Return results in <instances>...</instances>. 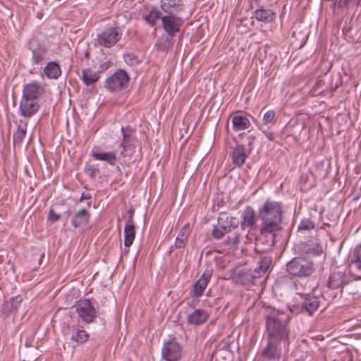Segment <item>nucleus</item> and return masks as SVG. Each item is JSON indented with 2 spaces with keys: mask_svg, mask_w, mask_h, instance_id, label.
Segmentation results:
<instances>
[{
  "mask_svg": "<svg viewBox=\"0 0 361 361\" xmlns=\"http://www.w3.org/2000/svg\"><path fill=\"white\" fill-rule=\"evenodd\" d=\"M249 139H250V140H253V139H254V137L251 136V137H249Z\"/></svg>",
  "mask_w": 361,
  "mask_h": 361,
  "instance_id": "603ef678",
  "label": "nucleus"
},
{
  "mask_svg": "<svg viewBox=\"0 0 361 361\" xmlns=\"http://www.w3.org/2000/svg\"><path fill=\"white\" fill-rule=\"evenodd\" d=\"M90 214L86 209H82L76 212L71 219V225L75 228H81L87 224Z\"/></svg>",
  "mask_w": 361,
  "mask_h": 361,
  "instance_id": "5701e85b",
  "label": "nucleus"
},
{
  "mask_svg": "<svg viewBox=\"0 0 361 361\" xmlns=\"http://www.w3.org/2000/svg\"><path fill=\"white\" fill-rule=\"evenodd\" d=\"M351 262L355 265L357 269L361 271V247L355 250L354 259Z\"/></svg>",
  "mask_w": 361,
  "mask_h": 361,
  "instance_id": "ea45409f",
  "label": "nucleus"
},
{
  "mask_svg": "<svg viewBox=\"0 0 361 361\" xmlns=\"http://www.w3.org/2000/svg\"><path fill=\"white\" fill-rule=\"evenodd\" d=\"M287 272L294 276L305 278L311 276L315 271L314 262L305 257H296L289 261L286 265Z\"/></svg>",
  "mask_w": 361,
  "mask_h": 361,
  "instance_id": "20e7f679",
  "label": "nucleus"
},
{
  "mask_svg": "<svg viewBox=\"0 0 361 361\" xmlns=\"http://www.w3.org/2000/svg\"><path fill=\"white\" fill-rule=\"evenodd\" d=\"M272 263V257L264 256L261 258L259 265L255 270L241 269L233 274V279L235 283L250 286L257 283L268 271Z\"/></svg>",
  "mask_w": 361,
  "mask_h": 361,
  "instance_id": "f03ea898",
  "label": "nucleus"
},
{
  "mask_svg": "<svg viewBox=\"0 0 361 361\" xmlns=\"http://www.w3.org/2000/svg\"><path fill=\"white\" fill-rule=\"evenodd\" d=\"M240 221L237 217L221 214L217 219V224L214 226L212 236L215 239H221L225 234L237 228Z\"/></svg>",
  "mask_w": 361,
  "mask_h": 361,
  "instance_id": "39448f33",
  "label": "nucleus"
},
{
  "mask_svg": "<svg viewBox=\"0 0 361 361\" xmlns=\"http://www.w3.org/2000/svg\"><path fill=\"white\" fill-rule=\"evenodd\" d=\"M343 281V276L341 273H332L328 280V287L331 289L339 288Z\"/></svg>",
  "mask_w": 361,
  "mask_h": 361,
  "instance_id": "72a5a7b5",
  "label": "nucleus"
},
{
  "mask_svg": "<svg viewBox=\"0 0 361 361\" xmlns=\"http://www.w3.org/2000/svg\"><path fill=\"white\" fill-rule=\"evenodd\" d=\"M233 163L237 167H241L247 158L245 147L242 145H237L231 154Z\"/></svg>",
  "mask_w": 361,
  "mask_h": 361,
  "instance_id": "393cba45",
  "label": "nucleus"
},
{
  "mask_svg": "<svg viewBox=\"0 0 361 361\" xmlns=\"http://www.w3.org/2000/svg\"><path fill=\"white\" fill-rule=\"evenodd\" d=\"M129 81L130 77L126 71L118 69L106 78L104 87L111 92H118L128 87Z\"/></svg>",
  "mask_w": 361,
  "mask_h": 361,
  "instance_id": "423d86ee",
  "label": "nucleus"
},
{
  "mask_svg": "<svg viewBox=\"0 0 361 361\" xmlns=\"http://www.w3.org/2000/svg\"><path fill=\"white\" fill-rule=\"evenodd\" d=\"M183 23V19L178 15H166L161 17L162 28L169 36H176L180 31Z\"/></svg>",
  "mask_w": 361,
  "mask_h": 361,
  "instance_id": "1a4fd4ad",
  "label": "nucleus"
},
{
  "mask_svg": "<svg viewBox=\"0 0 361 361\" xmlns=\"http://www.w3.org/2000/svg\"><path fill=\"white\" fill-rule=\"evenodd\" d=\"M89 338L87 332L82 329L77 328L75 331L71 336V340L78 343H83Z\"/></svg>",
  "mask_w": 361,
  "mask_h": 361,
  "instance_id": "f704fd0d",
  "label": "nucleus"
},
{
  "mask_svg": "<svg viewBox=\"0 0 361 361\" xmlns=\"http://www.w3.org/2000/svg\"><path fill=\"white\" fill-rule=\"evenodd\" d=\"M123 135V140L121 142L122 147L121 155L126 157L130 155L128 152H133L135 149L137 138L135 135V130L132 127L127 126H123L121 129Z\"/></svg>",
  "mask_w": 361,
  "mask_h": 361,
  "instance_id": "6e6552de",
  "label": "nucleus"
},
{
  "mask_svg": "<svg viewBox=\"0 0 361 361\" xmlns=\"http://www.w3.org/2000/svg\"><path fill=\"white\" fill-rule=\"evenodd\" d=\"M91 155L95 160L104 161L112 166L115 164L116 160V154L114 152H98L92 151Z\"/></svg>",
  "mask_w": 361,
  "mask_h": 361,
  "instance_id": "7c9ffc66",
  "label": "nucleus"
},
{
  "mask_svg": "<svg viewBox=\"0 0 361 361\" xmlns=\"http://www.w3.org/2000/svg\"><path fill=\"white\" fill-rule=\"evenodd\" d=\"M40 105L38 101L22 98L19 105V114L25 118H31L39 111Z\"/></svg>",
  "mask_w": 361,
  "mask_h": 361,
  "instance_id": "4468645a",
  "label": "nucleus"
},
{
  "mask_svg": "<svg viewBox=\"0 0 361 361\" xmlns=\"http://www.w3.org/2000/svg\"><path fill=\"white\" fill-rule=\"evenodd\" d=\"M242 221L240 225L243 229L248 228L252 229L255 225L257 219L255 210L250 206L245 207L242 212Z\"/></svg>",
  "mask_w": 361,
  "mask_h": 361,
  "instance_id": "6ab92c4d",
  "label": "nucleus"
},
{
  "mask_svg": "<svg viewBox=\"0 0 361 361\" xmlns=\"http://www.w3.org/2000/svg\"><path fill=\"white\" fill-rule=\"evenodd\" d=\"M334 5L338 8H346L351 5V0H334Z\"/></svg>",
  "mask_w": 361,
  "mask_h": 361,
  "instance_id": "37998d69",
  "label": "nucleus"
},
{
  "mask_svg": "<svg viewBox=\"0 0 361 361\" xmlns=\"http://www.w3.org/2000/svg\"><path fill=\"white\" fill-rule=\"evenodd\" d=\"M44 83L34 80L24 85L21 97L37 101L44 94Z\"/></svg>",
  "mask_w": 361,
  "mask_h": 361,
  "instance_id": "f8f14e48",
  "label": "nucleus"
},
{
  "mask_svg": "<svg viewBox=\"0 0 361 361\" xmlns=\"http://www.w3.org/2000/svg\"><path fill=\"white\" fill-rule=\"evenodd\" d=\"M31 61L33 65H42L48 54V48L44 43H39L35 47L30 48Z\"/></svg>",
  "mask_w": 361,
  "mask_h": 361,
  "instance_id": "a211bd4d",
  "label": "nucleus"
},
{
  "mask_svg": "<svg viewBox=\"0 0 361 361\" xmlns=\"http://www.w3.org/2000/svg\"><path fill=\"white\" fill-rule=\"evenodd\" d=\"M123 35L118 27H108L97 35V44L105 48H111L120 41Z\"/></svg>",
  "mask_w": 361,
  "mask_h": 361,
  "instance_id": "0eeeda50",
  "label": "nucleus"
},
{
  "mask_svg": "<svg viewBox=\"0 0 361 361\" xmlns=\"http://www.w3.org/2000/svg\"><path fill=\"white\" fill-rule=\"evenodd\" d=\"M173 36H169L168 35L160 36L156 42L157 49L161 51H169L173 45Z\"/></svg>",
  "mask_w": 361,
  "mask_h": 361,
  "instance_id": "c85d7f7f",
  "label": "nucleus"
},
{
  "mask_svg": "<svg viewBox=\"0 0 361 361\" xmlns=\"http://www.w3.org/2000/svg\"><path fill=\"white\" fill-rule=\"evenodd\" d=\"M209 318L208 312L202 309H197L188 315V323L195 326L204 324Z\"/></svg>",
  "mask_w": 361,
  "mask_h": 361,
  "instance_id": "412c9836",
  "label": "nucleus"
},
{
  "mask_svg": "<svg viewBox=\"0 0 361 361\" xmlns=\"http://www.w3.org/2000/svg\"><path fill=\"white\" fill-rule=\"evenodd\" d=\"M276 17V13L271 9L259 8L254 11L252 18L257 21L266 23L273 22Z\"/></svg>",
  "mask_w": 361,
  "mask_h": 361,
  "instance_id": "b1692460",
  "label": "nucleus"
},
{
  "mask_svg": "<svg viewBox=\"0 0 361 361\" xmlns=\"http://www.w3.org/2000/svg\"><path fill=\"white\" fill-rule=\"evenodd\" d=\"M44 73L49 79H58L61 74V67L57 62L50 61L44 68Z\"/></svg>",
  "mask_w": 361,
  "mask_h": 361,
  "instance_id": "bb28decb",
  "label": "nucleus"
},
{
  "mask_svg": "<svg viewBox=\"0 0 361 361\" xmlns=\"http://www.w3.org/2000/svg\"><path fill=\"white\" fill-rule=\"evenodd\" d=\"M135 229L133 224H127L124 227V245L130 247L135 239Z\"/></svg>",
  "mask_w": 361,
  "mask_h": 361,
  "instance_id": "2f4dec72",
  "label": "nucleus"
},
{
  "mask_svg": "<svg viewBox=\"0 0 361 361\" xmlns=\"http://www.w3.org/2000/svg\"><path fill=\"white\" fill-rule=\"evenodd\" d=\"M85 172L87 175H88L92 179H94L97 174L99 172V169L94 165H88L85 168Z\"/></svg>",
  "mask_w": 361,
  "mask_h": 361,
  "instance_id": "a19ab883",
  "label": "nucleus"
},
{
  "mask_svg": "<svg viewBox=\"0 0 361 361\" xmlns=\"http://www.w3.org/2000/svg\"><path fill=\"white\" fill-rule=\"evenodd\" d=\"M91 199V195L90 194H85V193H82L80 197V201H83L85 200H90Z\"/></svg>",
  "mask_w": 361,
  "mask_h": 361,
  "instance_id": "49530a36",
  "label": "nucleus"
},
{
  "mask_svg": "<svg viewBox=\"0 0 361 361\" xmlns=\"http://www.w3.org/2000/svg\"><path fill=\"white\" fill-rule=\"evenodd\" d=\"M182 348L174 340L165 342L161 349V357L165 361H178L180 358Z\"/></svg>",
  "mask_w": 361,
  "mask_h": 361,
  "instance_id": "9b49d317",
  "label": "nucleus"
},
{
  "mask_svg": "<svg viewBox=\"0 0 361 361\" xmlns=\"http://www.w3.org/2000/svg\"><path fill=\"white\" fill-rule=\"evenodd\" d=\"M314 228V224L310 219H302L298 226V230H306V231L313 229Z\"/></svg>",
  "mask_w": 361,
  "mask_h": 361,
  "instance_id": "58836bf2",
  "label": "nucleus"
},
{
  "mask_svg": "<svg viewBox=\"0 0 361 361\" xmlns=\"http://www.w3.org/2000/svg\"><path fill=\"white\" fill-rule=\"evenodd\" d=\"M123 59L125 62L130 66H135L140 63L137 56L132 53L124 54Z\"/></svg>",
  "mask_w": 361,
  "mask_h": 361,
  "instance_id": "e433bc0d",
  "label": "nucleus"
},
{
  "mask_svg": "<svg viewBox=\"0 0 361 361\" xmlns=\"http://www.w3.org/2000/svg\"><path fill=\"white\" fill-rule=\"evenodd\" d=\"M275 117V111L274 110L267 111L263 116L262 121L264 125L271 123Z\"/></svg>",
  "mask_w": 361,
  "mask_h": 361,
  "instance_id": "79ce46f5",
  "label": "nucleus"
},
{
  "mask_svg": "<svg viewBox=\"0 0 361 361\" xmlns=\"http://www.w3.org/2000/svg\"><path fill=\"white\" fill-rule=\"evenodd\" d=\"M110 65H111V62H109V61H106V62H104L102 64H100L99 71L100 72V73L102 72H104L107 69H109L110 67Z\"/></svg>",
  "mask_w": 361,
  "mask_h": 361,
  "instance_id": "a18cd8bd",
  "label": "nucleus"
},
{
  "mask_svg": "<svg viewBox=\"0 0 361 361\" xmlns=\"http://www.w3.org/2000/svg\"><path fill=\"white\" fill-rule=\"evenodd\" d=\"M251 123L245 114H236L232 117V127L235 132H239L248 129Z\"/></svg>",
  "mask_w": 361,
  "mask_h": 361,
  "instance_id": "aec40b11",
  "label": "nucleus"
},
{
  "mask_svg": "<svg viewBox=\"0 0 361 361\" xmlns=\"http://www.w3.org/2000/svg\"><path fill=\"white\" fill-rule=\"evenodd\" d=\"M267 137L268 138V140H274V133H267L266 135Z\"/></svg>",
  "mask_w": 361,
  "mask_h": 361,
  "instance_id": "09e8293b",
  "label": "nucleus"
},
{
  "mask_svg": "<svg viewBox=\"0 0 361 361\" xmlns=\"http://www.w3.org/2000/svg\"><path fill=\"white\" fill-rule=\"evenodd\" d=\"M283 213L281 202L267 200L258 210V214L262 221L261 234L264 235L271 234L274 239L276 233L282 228Z\"/></svg>",
  "mask_w": 361,
  "mask_h": 361,
  "instance_id": "f257e3e1",
  "label": "nucleus"
},
{
  "mask_svg": "<svg viewBox=\"0 0 361 361\" xmlns=\"http://www.w3.org/2000/svg\"><path fill=\"white\" fill-rule=\"evenodd\" d=\"M307 252L314 255H321L323 252L322 246L317 243H311L308 245Z\"/></svg>",
  "mask_w": 361,
  "mask_h": 361,
  "instance_id": "4c0bfd02",
  "label": "nucleus"
},
{
  "mask_svg": "<svg viewBox=\"0 0 361 361\" xmlns=\"http://www.w3.org/2000/svg\"><path fill=\"white\" fill-rule=\"evenodd\" d=\"M213 274V269L207 268L202 273L200 279L196 281L193 286V295L195 298L200 297L206 289L211 277Z\"/></svg>",
  "mask_w": 361,
  "mask_h": 361,
  "instance_id": "f3484780",
  "label": "nucleus"
},
{
  "mask_svg": "<svg viewBox=\"0 0 361 361\" xmlns=\"http://www.w3.org/2000/svg\"><path fill=\"white\" fill-rule=\"evenodd\" d=\"M161 16V11L156 7H152L149 14L144 16V20L150 26L153 27L157 24V20H159Z\"/></svg>",
  "mask_w": 361,
  "mask_h": 361,
  "instance_id": "473e14b6",
  "label": "nucleus"
},
{
  "mask_svg": "<svg viewBox=\"0 0 361 361\" xmlns=\"http://www.w3.org/2000/svg\"><path fill=\"white\" fill-rule=\"evenodd\" d=\"M351 5L356 6L361 5V0H351Z\"/></svg>",
  "mask_w": 361,
  "mask_h": 361,
  "instance_id": "de8ad7c7",
  "label": "nucleus"
},
{
  "mask_svg": "<svg viewBox=\"0 0 361 361\" xmlns=\"http://www.w3.org/2000/svg\"><path fill=\"white\" fill-rule=\"evenodd\" d=\"M99 78V71H94L91 68H85L82 71V80L87 86L94 84Z\"/></svg>",
  "mask_w": 361,
  "mask_h": 361,
  "instance_id": "cd10ccee",
  "label": "nucleus"
},
{
  "mask_svg": "<svg viewBox=\"0 0 361 361\" xmlns=\"http://www.w3.org/2000/svg\"><path fill=\"white\" fill-rule=\"evenodd\" d=\"M295 286V284L290 276L282 275L278 276L276 279L273 286V290L276 294L283 295L293 290Z\"/></svg>",
  "mask_w": 361,
  "mask_h": 361,
  "instance_id": "ddd939ff",
  "label": "nucleus"
},
{
  "mask_svg": "<svg viewBox=\"0 0 361 361\" xmlns=\"http://www.w3.org/2000/svg\"><path fill=\"white\" fill-rule=\"evenodd\" d=\"M160 7L167 15H179L185 9L183 0H161Z\"/></svg>",
  "mask_w": 361,
  "mask_h": 361,
  "instance_id": "dca6fc26",
  "label": "nucleus"
},
{
  "mask_svg": "<svg viewBox=\"0 0 361 361\" xmlns=\"http://www.w3.org/2000/svg\"><path fill=\"white\" fill-rule=\"evenodd\" d=\"M85 57H86V58H89V53H87H87L85 54Z\"/></svg>",
  "mask_w": 361,
  "mask_h": 361,
  "instance_id": "3c124183",
  "label": "nucleus"
},
{
  "mask_svg": "<svg viewBox=\"0 0 361 361\" xmlns=\"http://www.w3.org/2000/svg\"><path fill=\"white\" fill-rule=\"evenodd\" d=\"M23 302L21 295H16L10 298L9 301L6 302V306L9 312H15L18 310L20 305Z\"/></svg>",
  "mask_w": 361,
  "mask_h": 361,
  "instance_id": "c9c22d12",
  "label": "nucleus"
},
{
  "mask_svg": "<svg viewBox=\"0 0 361 361\" xmlns=\"http://www.w3.org/2000/svg\"><path fill=\"white\" fill-rule=\"evenodd\" d=\"M320 304L319 298L317 296H308L302 303L301 310L302 312H307L308 314H312L317 310Z\"/></svg>",
  "mask_w": 361,
  "mask_h": 361,
  "instance_id": "4be33fe9",
  "label": "nucleus"
},
{
  "mask_svg": "<svg viewBox=\"0 0 361 361\" xmlns=\"http://www.w3.org/2000/svg\"><path fill=\"white\" fill-rule=\"evenodd\" d=\"M61 216L59 214L55 213L54 209H50L48 214V220L52 223L57 221L60 219Z\"/></svg>",
  "mask_w": 361,
  "mask_h": 361,
  "instance_id": "c03bdc74",
  "label": "nucleus"
},
{
  "mask_svg": "<svg viewBox=\"0 0 361 361\" xmlns=\"http://www.w3.org/2000/svg\"><path fill=\"white\" fill-rule=\"evenodd\" d=\"M267 329L268 340L282 343L283 345L289 344V331L283 324L279 315L271 314L267 317Z\"/></svg>",
  "mask_w": 361,
  "mask_h": 361,
  "instance_id": "7ed1b4c3",
  "label": "nucleus"
},
{
  "mask_svg": "<svg viewBox=\"0 0 361 361\" xmlns=\"http://www.w3.org/2000/svg\"><path fill=\"white\" fill-rule=\"evenodd\" d=\"M75 310L81 319L87 323H92L96 318L97 312L90 299L80 300L75 305Z\"/></svg>",
  "mask_w": 361,
  "mask_h": 361,
  "instance_id": "9d476101",
  "label": "nucleus"
},
{
  "mask_svg": "<svg viewBox=\"0 0 361 361\" xmlns=\"http://www.w3.org/2000/svg\"><path fill=\"white\" fill-rule=\"evenodd\" d=\"M190 234V224L187 223L180 229L178 234L176 241L175 246L177 248H183L185 245V243L188 240V235Z\"/></svg>",
  "mask_w": 361,
  "mask_h": 361,
  "instance_id": "c756f323",
  "label": "nucleus"
},
{
  "mask_svg": "<svg viewBox=\"0 0 361 361\" xmlns=\"http://www.w3.org/2000/svg\"><path fill=\"white\" fill-rule=\"evenodd\" d=\"M27 124L26 122L20 120V124L18 125L17 130L13 136V142L14 147H21L22 142L27 134Z\"/></svg>",
  "mask_w": 361,
  "mask_h": 361,
  "instance_id": "a878e982",
  "label": "nucleus"
},
{
  "mask_svg": "<svg viewBox=\"0 0 361 361\" xmlns=\"http://www.w3.org/2000/svg\"><path fill=\"white\" fill-rule=\"evenodd\" d=\"M235 238V241H238L239 235H236Z\"/></svg>",
  "mask_w": 361,
  "mask_h": 361,
  "instance_id": "8fccbe9b",
  "label": "nucleus"
},
{
  "mask_svg": "<svg viewBox=\"0 0 361 361\" xmlns=\"http://www.w3.org/2000/svg\"><path fill=\"white\" fill-rule=\"evenodd\" d=\"M360 190H361V186H360Z\"/></svg>",
  "mask_w": 361,
  "mask_h": 361,
  "instance_id": "864d4df0",
  "label": "nucleus"
},
{
  "mask_svg": "<svg viewBox=\"0 0 361 361\" xmlns=\"http://www.w3.org/2000/svg\"><path fill=\"white\" fill-rule=\"evenodd\" d=\"M281 344L269 341L262 351V356L269 360L279 361L282 355Z\"/></svg>",
  "mask_w": 361,
  "mask_h": 361,
  "instance_id": "2eb2a0df",
  "label": "nucleus"
}]
</instances>
